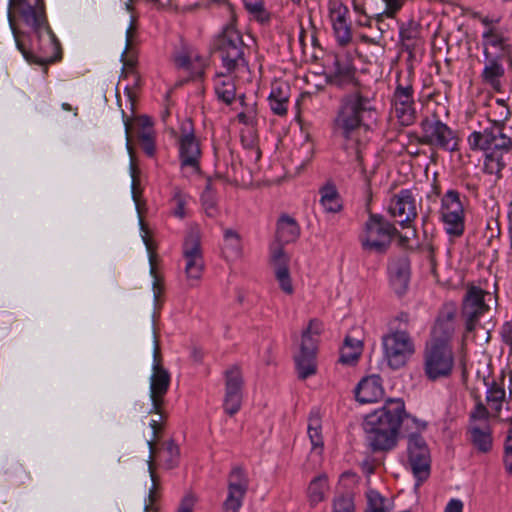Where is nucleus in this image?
Listing matches in <instances>:
<instances>
[{
	"label": "nucleus",
	"instance_id": "obj_60",
	"mask_svg": "<svg viewBox=\"0 0 512 512\" xmlns=\"http://www.w3.org/2000/svg\"><path fill=\"white\" fill-rule=\"evenodd\" d=\"M343 346H348L351 350H355V351H356V346H358L359 353L362 352V342L358 339H355V338L349 336V335L345 337Z\"/></svg>",
	"mask_w": 512,
	"mask_h": 512
},
{
	"label": "nucleus",
	"instance_id": "obj_51",
	"mask_svg": "<svg viewBox=\"0 0 512 512\" xmlns=\"http://www.w3.org/2000/svg\"><path fill=\"white\" fill-rule=\"evenodd\" d=\"M354 502L350 495H340L334 499L333 512H354Z\"/></svg>",
	"mask_w": 512,
	"mask_h": 512
},
{
	"label": "nucleus",
	"instance_id": "obj_6",
	"mask_svg": "<svg viewBox=\"0 0 512 512\" xmlns=\"http://www.w3.org/2000/svg\"><path fill=\"white\" fill-rule=\"evenodd\" d=\"M398 234L396 227L380 214H370L360 236L365 252L384 254Z\"/></svg>",
	"mask_w": 512,
	"mask_h": 512
},
{
	"label": "nucleus",
	"instance_id": "obj_53",
	"mask_svg": "<svg viewBox=\"0 0 512 512\" xmlns=\"http://www.w3.org/2000/svg\"><path fill=\"white\" fill-rule=\"evenodd\" d=\"M361 353H359V347L356 346V351L351 350L348 346H342L339 361L343 364H354Z\"/></svg>",
	"mask_w": 512,
	"mask_h": 512
},
{
	"label": "nucleus",
	"instance_id": "obj_36",
	"mask_svg": "<svg viewBox=\"0 0 512 512\" xmlns=\"http://www.w3.org/2000/svg\"><path fill=\"white\" fill-rule=\"evenodd\" d=\"M453 333L454 323L452 315H448L446 319H437L432 331L431 341L442 340L446 344H450Z\"/></svg>",
	"mask_w": 512,
	"mask_h": 512
},
{
	"label": "nucleus",
	"instance_id": "obj_55",
	"mask_svg": "<svg viewBox=\"0 0 512 512\" xmlns=\"http://www.w3.org/2000/svg\"><path fill=\"white\" fill-rule=\"evenodd\" d=\"M195 498L192 494H187L181 500L177 512H193Z\"/></svg>",
	"mask_w": 512,
	"mask_h": 512
},
{
	"label": "nucleus",
	"instance_id": "obj_14",
	"mask_svg": "<svg viewBox=\"0 0 512 512\" xmlns=\"http://www.w3.org/2000/svg\"><path fill=\"white\" fill-rule=\"evenodd\" d=\"M440 218L451 236H460L465 227V209L457 190L449 189L441 198Z\"/></svg>",
	"mask_w": 512,
	"mask_h": 512
},
{
	"label": "nucleus",
	"instance_id": "obj_33",
	"mask_svg": "<svg viewBox=\"0 0 512 512\" xmlns=\"http://www.w3.org/2000/svg\"><path fill=\"white\" fill-rule=\"evenodd\" d=\"M329 490L328 478L325 474L314 477L307 489V497L311 506H316L325 499Z\"/></svg>",
	"mask_w": 512,
	"mask_h": 512
},
{
	"label": "nucleus",
	"instance_id": "obj_52",
	"mask_svg": "<svg viewBox=\"0 0 512 512\" xmlns=\"http://www.w3.org/2000/svg\"><path fill=\"white\" fill-rule=\"evenodd\" d=\"M483 41L485 46H492L500 49L504 48L503 37L496 33L492 28H489L483 33Z\"/></svg>",
	"mask_w": 512,
	"mask_h": 512
},
{
	"label": "nucleus",
	"instance_id": "obj_41",
	"mask_svg": "<svg viewBox=\"0 0 512 512\" xmlns=\"http://www.w3.org/2000/svg\"><path fill=\"white\" fill-rule=\"evenodd\" d=\"M183 256H201L200 233L197 228H191L184 240Z\"/></svg>",
	"mask_w": 512,
	"mask_h": 512
},
{
	"label": "nucleus",
	"instance_id": "obj_9",
	"mask_svg": "<svg viewBox=\"0 0 512 512\" xmlns=\"http://www.w3.org/2000/svg\"><path fill=\"white\" fill-rule=\"evenodd\" d=\"M475 406L469 414L467 433L478 453H489L493 448V429L489 423L491 414L480 396H474Z\"/></svg>",
	"mask_w": 512,
	"mask_h": 512
},
{
	"label": "nucleus",
	"instance_id": "obj_31",
	"mask_svg": "<svg viewBox=\"0 0 512 512\" xmlns=\"http://www.w3.org/2000/svg\"><path fill=\"white\" fill-rule=\"evenodd\" d=\"M213 82L217 99L226 105H231L236 98L234 78L229 74L217 73Z\"/></svg>",
	"mask_w": 512,
	"mask_h": 512
},
{
	"label": "nucleus",
	"instance_id": "obj_20",
	"mask_svg": "<svg viewBox=\"0 0 512 512\" xmlns=\"http://www.w3.org/2000/svg\"><path fill=\"white\" fill-rule=\"evenodd\" d=\"M248 489V479L243 469L235 467L228 478V494L223 503V512H239Z\"/></svg>",
	"mask_w": 512,
	"mask_h": 512
},
{
	"label": "nucleus",
	"instance_id": "obj_21",
	"mask_svg": "<svg viewBox=\"0 0 512 512\" xmlns=\"http://www.w3.org/2000/svg\"><path fill=\"white\" fill-rule=\"evenodd\" d=\"M301 228L295 218L282 214L276 223L275 241L271 245V256H284L283 246L295 242Z\"/></svg>",
	"mask_w": 512,
	"mask_h": 512
},
{
	"label": "nucleus",
	"instance_id": "obj_25",
	"mask_svg": "<svg viewBox=\"0 0 512 512\" xmlns=\"http://www.w3.org/2000/svg\"><path fill=\"white\" fill-rule=\"evenodd\" d=\"M505 373L501 372L498 378L484 379L486 386V404L491 417H498L506 400Z\"/></svg>",
	"mask_w": 512,
	"mask_h": 512
},
{
	"label": "nucleus",
	"instance_id": "obj_57",
	"mask_svg": "<svg viewBox=\"0 0 512 512\" xmlns=\"http://www.w3.org/2000/svg\"><path fill=\"white\" fill-rule=\"evenodd\" d=\"M237 119L244 125L254 126L256 124V116L252 111L239 113Z\"/></svg>",
	"mask_w": 512,
	"mask_h": 512
},
{
	"label": "nucleus",
	"instance_id": "obj_34",
	"mask_svg": "<svg viewBox=\"0 0 512 512\" xmlns=\"http://www.w3.org/2000/svg\"><path fill=\"white\" fill-rule=\"evenodd\" d=\"M504 67L497 59H490L482 71L483 81L494 90L500 91L501 78L504 76Z\"/></svg>",
	"mask_w": 512,
	"mask_h": 512
},
{
	"label": "nucleus",
	"instance_id": "obj_5",
	"mask_svg": "<svg viewBox=\"0 0 512 512\" xmlns=\"http://www.w3.org/2000/svg\"><path fill=\"white\" fill-rule=\"evenodd\" d=\"M23 49H18L29 63L46 67L61 59L60 42L48 23L31 31L29 46L23 37Z\"/></svg>",
	"mask_w": 512,
	"mask_h": 512
},
{
	"label": "nucleus",
	"instance_id": "obj_18",
	"mask_svg": "<svg viewBox=\"0 0 512 512\" xmlns=\"http://www.w3.org/2000/svg\"><path fill=\"white\" fill-rule=\"evenodd\" d=\"M490 294L476 286H469L462 303V317L465 321L466 332H472L477 327L480 318L489 311L485 296Z\"/></svg>",
	"mask_w": 512,
	"mask_h": 512
},
{
	"label": "nucleus",
	"instance_id": "obj_46",
	"mask_svg": "<svg viewBox=\"0 0 512 512\" xmlns=\"http://www.w3.org/2000/svg\"><path fill=\"white\" fill-rule=\"evenodd\" d=\"M336 41L341 46H346L352 40L351 26L348 21L332 24Z\"/></svg>",
	"mask_w": 512,
	"mask_h": 512
},
{
	"label": "nucleus",
	"instance_id": "obj_8",
	"mask_svg": "<svg viewBox=\"0 0 512 512\" xmlns=\"http://www.w3.org/2000/svg\"><path fill=\"white\" fill-rule=\"evenodd\" d=\"M215 47L228 73L246 68L245 46L241 33L232 26H227L217 37Z\"/></svg>",
	"mask_w": 512,
	"mask_h": 512
},
{
	"label": "nucleus",
	"instance_id": "obj_64",
	"mask_svg": "<svg viewBox=\"0 0 512 512\" xmlns=\"http://www.w3.org/2000/svg\"><path fill=\"white\" fill-rule=\"evenodd\" d=\"M134 30H135V27H134V22L131 21L129 27L127 28L126 30V50L128 49V47L131 45V42H132V36H133V33H134Z\"/></svg>",
	"mask_w": 512,
	"mask_h": 512
},
{
	"label": "nucleus",
	"instance_id": "obj_27",
	"mask_svg": "<svg viewBox=\"0 0 512 512\" xmlns=\"http://www.w3.org/2000/svg\"><path fill=\"white\" fill-rule=\"evenodd\" d=\"M178 68L188 71L193 78H201L204 74L205 59L193 50L182 49L174 56Z\"/></svg>",
	"mask_w": 512,
	"mask_h": 512
},
{
	"label": "nucleus",
	"instance_id": "obj_23",
	"mask_svg": "<svg viewBox=\"0 0 512 512\" xmlns=\"http://www.w3.org/2000/svg\"><path fill=\"white\" fill-rule=\"evenodd\" d=\"M388 211L400 224L410 223L417 217L416 199L411 189H402L393 195Z\"/></svg>",
	"mask_w": 512,
	"mask_h": 512
},
{
	"label": "nucleus",
	"instance_id": "obj_47",
	"mask_svg": "<svg viewBox=\"0 0 512 512\" xmlns=\"http://www.w3.org/2000/svg\"><path fill=\"white\" fill-rule=\"evenodd\" d=\"M201 200L207 216L211 218L216 217L218 215V208L216 207V200L210 183L207 184L205 191L202 193Z\"/></svg>",
	"mask_w": 512,
	"mask_h": 512
},
{
	"label": "nucleus",
	"instance_id": "obj_44",
	"mask_svg": "<svg viewBox=\"0 0 512 512\" xmlns=\"http://www.w3.org/2000/svg\"><path fill=\"white\" fill-rule=\"evenodd\" d=\"M329 18L332 24L346 21L349 10L341 1L331 0L328 4Z\"/></svg>",
	"mask_w": 512,
	"mask_h": 512
},
{
	"label": "nucleus",
	"instance_id": "obj_1",
	"mask_svg": "<svg viewBox=\"0 0 512 512\" xmlns=\"http://www.w3.org/2000/svg\"><path fill=\"white\" fill-rule=\"evenodd\" d=\"M376 120L374 99L356 89L341 97L333 120V131L344 140V148L353 149L357 160L361 161L358 135L361 131H369Z\"/></svg>",
	"mask_w": 512,
	"mask_h": 512
},
{
	"label": "nucleus",
	"instance_id": "obj_29",
	"mask_svg": "<svg viewBox=\"0 0 512 512\" xmlns=\"http://www.w3.org/2000/svg\"><path fill=\"white\" fill-rule=\"evenodd\" d=\"M290 97V87L286 82L277 81L272 83L271 91L268 97L272 112L283 116L287 113Z\"/></svg>",
	"mask_w": 512,
	"mask_h": 512
},
{
	"label": "nucleus",
	"instance_id": "obj_48",
	"mask_svg": "<svg viewBox=\"0 0 512 512\" xmlns=\"http://www.w3.org/2000/svg\"><path fill=\"white\" fill-rule=\"evenodd\" d=\"M185 272L189 280H199L204 269L203 258H186Z\"/></svg>",
	"mask_w": 512,
	"mask_h": 512
},
{
	"label": "nucleus",
	"instance_id": "obj_40",
	"mask_svg": "<svg viewBox=\"0 0 512 512\" xmlns=\"http://www.w3.org/2000/svg\"><path fill=\"white\" fill-rule=\"evenodd\" d=\"M189 200L190 196L187 193H185L179 187H175L171 198V213L175 217L183 219L186 216V206L189 203Z\"/></svg>",
	"mask_w": 512,
	"mask_h": 512
},
{
	"label": "nucleus",
	"instance_id": "obj_24",
	"mask_svg": "<svg viewBox=\"0 0 512 512\" xmlns=\"http://www.w3.org/2000/svg\"><path fill=\"white\" fill-rule=\"evenodd\" d=\"M389 284L393 292L402 297L406 294L411 276L409 258H391L387 266Z\"/></svg>",
	"mask_w": 512,
	"mask_h": 512
},
{
	"label": "nucleus",
	"instance_id": "obj_32",
	"mask_svg": "<svg viewBox=\"0 0 512 512\" xmlns=\"http://www.w3.org/2000/svg\"><path fill=\"white\" fill-rule=\"evenodd\" d=\"M273 268L276 280L281 290L286 294H292L294 288L290 277L288 258H273Z\"/></svg>",
	"mask_w": 512,
	"mask_h": 512
},
{
	"label": "nucleus",
	"instance_id": "obj_10",
	"mask_svg": "<svg viewBox=\"0 0 512 512\" xmlns=\"http://www.w3.org/2000/svg\"><path fill=\"white\" fill-rule=\"evenodd\" d=\"M420 129L419 144L448 152L458 150L459 139L456 131L442 122L436 114L425 117L420 123Z\"/></svg>",
	"mask_w": 512,
	"mask_h": 512
},
{
	"label": "nucleus",
	"instance_id": "obj_50",
	"mask_svg": "<svg viewBox=\"0 0 512 512\" xmlns=\"http://www.w3.org/2000/svg\"><path fill=\"white\" fill-rule=\"evenodd\" d=\"M386 8L383 12L375 15V20L380 23L383 21L385 17L393 18L397 14V12L402 8L403 1L402 0H382Z\"/></svg>",
	"mask_w": 512,
	"mask_h": 512
},
{
	"label": "nucleus",
	"instance_id": "obj_49",
	"mask_svg": "<svg viewBox=\"0 0 512 512\" xmlns=\"http://www.w3.org/2000/svg\"><path fill=\"white\" fill-rule=\"evenodd\" d=\"M159 420L152 419L149 423V426L152 429V438L147 440V445L150 450L149 459H153L154 451H155V442L159 439L160 434L163 430V425L160 423V421L163 420V414L162 411L160 412Z\"/></svg>",
	"mask_w": 512,
	"mask_h": 512
},
{
	"label": "nucleus",
	"instance_id": "obj_30",
	"mask_svg": "<svg viewBox=\"0 0 512 512\" xmlns=\"http://www.w3.org/2000/svg\"><path fill=\"white\" fill-rule=\"evenodd\" d=\"M399 37L405 51L412 54L421 43L420 23L413 19L402 23L399 28Z\"/></svg>",
	"mask_w": 512,
	"mask_h": 512
},
{
	"label": "nucleus",
	"instance_id": "obj_58",
	"mask_svg": "<svg viewBox=\"0 0 512 512\" xmlns=\"http://www.w3.org/2000/svg\"><path fill=\"white\" fill-rule=\"evenodd\" d=\"M224 236L226 244L237 250L240 245L238 234L235 231L226 230Z\"/></svg>",
	"mask_w": 512,
	"mask_h": 512
},
{
	"label": "nucleus",
	"instance_id": "obj_13",
	"mask_svg": "<svg viewBox=\"0 0 512 512\" xmlns=\"http://www.w3.org/2000/svg\"><path fill=\"white\" fill-rule=\"evenodd\" d=\"M170 381V373L162 365L159 342L154 334L153 364L152 374L150 376V399L152 407L149 413L160 414L164 404V397L170 386Z\"/></svg>",
	"mask_w": 512,
	"mask_h": 512
},
{
	"label": "nucleus",
	"instance_id": "obj_4",
	"mask_svg": "<svg viewBox=\"0 0 512 512\" xmlns=\"http://www.w3.org/2000/svg\"><path fill=\"white\" fill-rule=\"evenodd\" d=\"M7 18L18 49H23L26 37L21 25L31 32L48 23L44 0H9Z\"/></svg>",
	"mask_w": 512,
	"mask_h": 512
},
{
	"label": "nucleus",
	"instance_id": "obj_19",
	"mask_svg": "<svg viewBox=\"0 0 512 512\" xmlns=\"http://www.w3.org/2000/svg\"><path fill=\"white\" fill-rule=\"evenodd\" d=\"M225 394L223 399L224 411L233 416L242 405L243 398V376L240 368L236 365L228 368L224 372Z\"/></svg>",
	"mask_w": 512,
	"mask_h": 512
},
{
	"label": "nucleus",
	"instance_id": "obj_15",
	"mask_svg": "<svg viewBox=\"0 0 512 512\" xmlns=\"http://www.w3.org/2000/svg\"><path fill=\"white\" fill-rule=\"evenodd\" d=\"M392 111L402 126H410L417 119L416 103L414 99V88L407 79L402 82L397 78V85L391 97Z\"/></svg>",
	"mask_w": 512,
	"mask_h": 512
},
{
	"label": "nucleus",
	"instance_id": "obj_3",
	"mask_svg": "<svg viewBox=\"0 0 512 512\" xmlns=\"http://www.w3.org/2000/svg\"><path fill=\"white\" fill-rule=\"evenodd\" d=\"M405 416V404L400 398L389 399L383 407L368 414L363 423L368 447L373 452L393 449Z\"/></svg>",
	"mask_w": 512,
	"mask_h": 512
},
{
	"label": "nucleus",
	"instance_id": "obj_11",
	"mask_svg": "<svg viewBox=\"0 0 512 512\" xmlns=\"http://www.w3.org/2000/svg\"><path fill=\"white\" fill-rule=\"evenodd\" d=\"M323 331V323L318 319H311L306 329L302 332L300 351L295 356V364L298 376L301 379L316 374L317 371V345L318 338Z\"/></svg>",
	"mask_w": 512,
	"mask_h": 512
},
{
	"label": "nucleus",
	"instance_id": "obj_28",
	"mask_svg": "<svg viewBox=\"0 0 512 512\" xmlns=\"http://www.w3.org/2000/svg\"><path fill=\"white\" fill-rule=\"evenodd\" d=\"M0 475L8 482L21 485L30 480V474L14 457H4L0 460Z\"/></svg>",
	"mask_w": 512,
	"mask_h": 512
},
{
	"label": "nucleus",
	"instance_id": "obj_17",
	"mask_svg": "<svg viewBox=\"0 0 512 512\" xmlns=\"http://www.w3.org/2000/svg\"><path fill=\"white\" fill-rule=\"evenodd\" d=\"M407 452L413 475L420 485L430 474L431 457L425 439L420 434L409 435Z\"/></svg>",
	"mask_w": 512,
	"mask_h": 512
},
{
	"label": "nucleus",
	"instance_id": "obj_26",
	"mask_svg": "<svg viewBox=\"0 0 512 512\" xmlns=\"http://www.w3.org/2000/svg\"><path fill=\"white\" fill-rule=\"evenodd\" d=\"M383 393L381 378L378 375L363 378L355 388V397L360 403L376 402L382 398Z\"/></svg>",
	"mask_w": 512,
	"mask_h": 512
},
{
	"label": "nucleus",
	"instance_id": "obj_37",
	"mask_svg": "<svg viewBox=\"0 0 512 512\" xmlns=\"http://www.w3.org/2000/svg\"><path fill=\"white\" fill-rule=\"evenodd\" d=\"M143 130L139 134L140 145L143 151L150 157L154 156L156 147L154 133L152 131V122L148 117L141 119Z\"/></svg>",
	"mask_w": 512,
	"mask_h": 512
},
{
	"label": "nucleus",
	"instance_id": "obj_2",
	"mask_svg": "<svg viewBox=\"0 0 512 512\" xmlns=\"http://www.w3.org/2000/svg\"><path fill=\"white\" fill-rule=\"evenodd\" d=\"M498 119L490 121L482 130L473 131L467 138L473 151H483L484 172L498 175L506 166L504 155L512 149V138L506 134L505 122L511 117L508 106L496 107Z\"/></svg>",
	"mask_w": 512,
	"mask_h": 512
},
{
	"label": "nucleus",
	"instance_id": "obj_63",
	"mask_svg": "<svg viewBox=\"0 0 512 512\" xmlns=\"http://www.w3.org/2000/svg\"><path fill=\"white\" fill-rule=\"evenodd\" d=\"M356 24L363 27H370L371 17H369L367 14L357 16Z\"/></svg>",
	"mask_w": 512,
	"mask_h": 512
},
{
	"label": "nucleus",
	"instance_id": "obj_45",
	"mask_svg": "<svg viewBox=\"0 0 512 512\" xmlns=\"http://www.w3.org/2000/svg\"><path fill=\"white\" fill-rule=\"evenodd\" d=\"M365 512H389L386 499L375 490L368 491L367 508Z\"/></svg>",
	"mask_w": 512,
	"mask_h": 512
},
{
	"label": "nucleus",
	"instance_id": "obj_35",
	"mask_svg": "<svg viewBox=\"0 0 512 512\" xmlns=\"http://www.w3.org/2000/svg\"><path fill=\"white\" fill-rule=\"evenodd\" d=\"M320 204L328 213H336L341 210L338 192L333 185H326L320 189Z\"/></svg>",
	"mask_w": 512,
	"mask_h": 512
},
{
	"label": "nucleus",
	"instance_id": "obj_59",
	"mask_svg": "<svg viewBox=\"0 0 512 512\" xmlns=\"http://www.w3.org/2000/svg\"><path fill=\"white\" fill-rule=\"evenodd\" d=\"M463 502L460 499H451L446 507L444 512H463Z\"/></svg>",
	"mask_w": 512,
	"mask_h": 512
},
{
	"label": "nucleus",
	"instance_id": "obj_12",
	"mask_svg": "<svg viewBox=\"0 0 512 512\" xmlns=\"http://www.w3.org/2000/svg\"><path fill=\"white\" fill-rule=\"evenodd\" d=\"M383 356L388 366L397 370L406 365L415 353L410 334L403 330L392 331L382 337Z\"/></svg>",
	"mask_w": 512,
	"mask_h": 512
},
{
	"label": "nucleus",
	"instance_id": "obj_22",
	"mask_svg": "<svg viewBox=\"0 0 512 512\" xmlns=\"http://www.w3.org/2000/svg\"><path fill=\"white\" fill-rule=\"evenodd\" d=\"M326 82L339 89L351 88L352 91L359 89L355 68L348 60L341 59L338 56L333 58L331 69L326 73Z\"/></svg>",
	"mask_w": 512,
	"mask_h": 512
},
{
	"label": "nucleus",
	"instance_id": "obj_43",
	"mask_svg": "<svg viewBox=\"0 0 512 512\" xmlns=\"http://www.w3.org/2000/svg\"><path fill=\"white\" fill-rule=\"evenodd\" d=\"M179 456V447L172 440L168 441L160 452V460L166 469L176 467L179 462Z\"/></svg>",
	"mask_w": 512,
	"mask_h": 512
},
{
	"label": "nucleus",
	"instance_id": "obj_39",
	"mask_svg": "<svg viewBox=\"0 0 512 512\" xmlns=\"http://www.w3.org/2000/svg\"><path fill=\"white\" fill-rule=\"evenodd\" d=\"M243 4L250 16L259 23H267L270 13L265 7L264 0H243Z\"/></svg>",
	"mask_w": 512,
	"mask_h": 512
},
{
	"label": "nucleus",
	"instance_id": "obj_16",
	"mask_svg": "<svg viewBox=\"0 0 512 512\" xmlns=\"http://www.w3.org/2000/svg\"><path fill=\"white\" fill-rule=\"evenodd\" d=\"M179 160L182 170L196 174L200 171V142L194 135L191 123L184 124L178 138Z\"/></svg>",
	"mask_w": 512,
	"mask_h": 512
},
{
	"label": "nucleus",
	"instance_id": "obj_54",
	"mask_svg": "<svg viewBox=\"0 0 512 512\" xmlns=\"http://www.w3.org/2000/svg\"><path fill=\"white\" fill-rule=\"evenodd\" d=\"M158 259L159 258H153V257L149 258L150 273H151V275L154 278V281H153V292H154L155 300H157L159 298V296H160V294L162 292V288L160 286V278H159V276L156 273L157 260Z\"/></svg>",
	"mask_w": 512,
	"mask_h": 512
},
{
	"label": "nucleus",
	"instance_id": "obj_62",
	"mask_svg": "<svg viewBox=\"0 0 512 512\" xmlns=\"http://www.w3.org/2000/svg\"><path fill=\"white\" fill-rule=\"evenodd\" d=\"M508 233L510 239V250L512 252V201L508 206Z\"/></svg>",
	"mask_w": 512,
	"mask_h": 512
},
{
	"label": "nucleus",
	"instance_id": "obj_61",
	"mask_svg": "<svg viewBox=\"0 0 512 512\" xmlns=\"http://www.w3.org/2000/svg\"><path fill=\"white\" fill-rule=\"evenodd\" d=\"M504 464L506 471L512 474V449L504 448Z\"/></svg>",
	"mask_w": 512,
	"mask_h": 512
},
{
	"label": "nucleus",
	"instance_id": "obj_38",
	"mask_svg": "<svg viewBox=\"0 0 512 512\" xmlns=\"http://www.w3.org/2000/svg\"><path fill=\"white\" fill-rule=\"evenodd\" d=\"M308 436L312 445V448L323 447V437L321 433V420L317 411H312L308 419L307 427Z\"/></svg>",
	"mask_w": 512,
	"mask_h": 512
},
{
	"label": "nucleus",
	"instance_id": "obj_42",
	"mask_svg": "<svg viewBox=\"0 0 512 512\" xmlns=\"http://www.w3.org/2000/svg\"><path fill=\"white\" fill-rule=\"evenodd\" d=\"M148 471L151 477L152 486L149 488L147 500L145 501L144 512H157L154 503L158 498L157 490L159 487V479L154 471L153 459L148 460Z\"/></svg>",
	"mask_w": 512,
	"mask_h": 512
},
{
	"label": "nucleus",
	"instance_id": "obj_7",
	"mask_svg": "<svg viewBox=\"0 0 512 512\" xmlns=\"http://www.w3.org/2000/svg\"><path fill=\"white\" fill-rule=\"evenodd\" d=\"M454 365L455 358L451 344L436 340L430 341L426 345L423 355V370L428 380L434 382L450 377Z\"/></svg>",
	"mask_w": 512,
	"mask_h": 512
},
{
	"label": "nucleus",
	"instance_id": "obj_56",
	"mask_svg": "<svg viewBox=\"0 0 512 512\" xmlns=\"http://www.w3.org/2000/svg\"><path fill=\"white\" fill-rule=\"evenodd\" d=\"M502 341L508 345L512 352V322H505L501 328Z\"/></svg>",
	"mask_w": 512,
	"mask_h": 512
}]
</instances>
